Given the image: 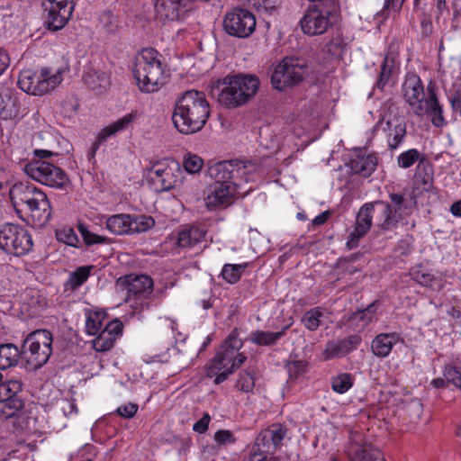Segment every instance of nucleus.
Here are the masks:
<instances>
[{
	"mask_svg": "<svg viewBox=\"0 0 461 461\" xmlns=\"http://www.w3.org/2000/svg\"><path fill=\"white\" fill-rule=\"evenodd\" d=\"M390 202L376 200L363 204L356 218L354 230L350 232L346 246L348 249L358 247L359 240L368 232L375 219V226L383 231L398 227L399 221L411 215L416 200L406 198L402 194L390 193Z\"/></svg>",
	"mask_w": 461,
	"mask_h": 461,
	"instance_id": "nucleus-1",
	"label": "nucleus"
},
{
	"mask_svg": "<svg viewBox=\"0 0 461 461\" xmlns=\"http://www.w3.org/2000/svg\"><path fill=\"white\" fill-rule=\"evenodd\" d=\"M210 113V104L204 93L191 89L183 92L176 98L172 113V122L180 133L190 135L204 127Z\"/></svg>",
	"mask_w": 461,
	"mask_h": 461,
	"instance_id": "nucleus-2",
	"label": "nucleus"
},
{
	"mask_svg": "<svg viewBox=\"0 0 461 461\" xmlns=\"http://www.w3.org/2000/svg\"><path fill=\"white\" fill-rule=\"evenodd\" d=\"M12 204L23 221L32 220L37 226H45L51 218V206L47 194L28 182L14 184L9 190Z\"/></svg>",
	"mask_w": 461,
	"mask_h": 461,
	"instance_id": "nucleus-3",
	"label": "nucleus"
},
{
	"mask_svg": "<svg viewBox=\"0 0 461 461\" xmlns=\"http://www.w3.org/2000/svg\"><path fill=\"white\" fill-rule=\"evenodd\" d=\"M242 347V340L234 332L222 342L206 369L208 377H215V384L227 380L247 360V357L240 352Z\"/></svg>",
	"mask_w": 461,
	"mask_h": 461,
	"instance_id": "nucleus-4",
	"label": "nucleus"
},
{
	"mask_svg": "<svg viewBox=\"0 0 461 461\" xmlns=\"http://www.w3.org/2000/svg\"><path fill=\"white\" fill-rule=\"evenodd\" d=\"M258 86L259 81L255 76H227L212 89V95L217 92L218 102L221 104L228 108H236L248 103L257 94Z\"/></svg>",
	"mask_w": 461,
	"mask_h": 461,
	"instance_id": "nucleus-5",
	"label": "nucleus"
},
{
	"mask_svg": "<svg viewBox=\"0 0 461 461\" xmlns=\"http://www.w3.org/2000/svg\"><path fill=\"white\" fill-rule=\"evenodd\" d=\"M161 54L155 49H143L136 57L134 77L142 92L152 93L164 84Z\"/></svg>",
	"mask_w": 461,
	"mask_h": 461,
	"instance_id": "nucleus-6",
	"label": "nucleus"
},
{
	"mask_svg": "<svg viewBox=\"0 0 461 461\" xmlns=\"http://www.w3.org/2000/svg\"><path fill=\"white\" fill-rule=\"evenodd\" d=\"M115 286L119 292L126 294V303L135 311L149 308L148 299L153 291V280L149 276H123L116 280Z\"/></svg>",
	"mask_w": 461,
	"mask_h": 461,
	"instance_id": "nucleus-7",
	"label": "nucleus"
},
{
	"mask_svg": "<svg viewBox=\"0 0 461 461\" xmlns=\"http://www.w3.org/2000/svg\"><path fill=\"white\" fill-rule=\"evenodd\" d=\"M338 11L339 2L335 0L309 7L300 20L302 31L310 36L324 33L336 22Z\"/></svg>",
	"mask_w": 461,
	"mask_h": 461,
	"instance_id": "nucleus-8",
	"label": "nucleus"
},
{
	"mask_svg": "<svg viewBox=\"0 0 461 461\" xmlns=\"http://www.w3.org/2000/svg\"><path fill=\"white\" fill-rule=\"evenodd\" d=\"M52 333L47 330L31 332L23 341L22 357L33 370L43 366L52 354Z\"/></svg>",
	"mask_w": 461,
	"mask_h": 461,
	"instance_id": "nucleus-9",
	"label": "nucleus"
},
{
	"mask_svg": "<svg viewBox=\"0 0 461 461\" xmlns=\"http://www.w3.org/2000/svg\"><path fill=\"white\" fill-rule=\"evenodd\" d=\"M308 73L305 59L299 57H285L271 74V84L279 91L298 86Z\"/></svg>",
	"mask_w": 461,
	"mask_h": 461,
	"instance_id": "nucleus-10",
	"label": "nucleus"
},
{
	"mask_svg": "<svg viewBox=\"0 0 461 461\" xmlns=\"http://www.w3.org/2000/svg\"><path fill=\"white\" fill-rule=\"evenodd\" d=\"M62 80V70L60 69L55 73L48 68H43L41 71L23 69L19 74L18 86L27 94L42 95L54 89Z\"/></svg>",
	"mask_w": 461,
	"mask_h": 461,
	"instance_id": "nucleus-11",
	"label": "nucleus"
},
{
	"mask_svg": "<svg viewBox=\"0 0 461 461\" xmlns=\"http://www.w3.org/2000/svg\"><path fill=\"white\" fill-rule=\"evenodd\" d=\"M24 172L32 179L56 189H66L70 182L63 169L45 160H32L24 166Z\"/></svg>",
	"mask_w": 461,
	"mask_h": 461,
	"instance_id": "nucleus-12",
	"label": "nucleus"
},
{
	"mask_svg": "<svg viewBox=\"0 0 461 461\" xmlns=\"http://www.w3.org/2000/svg\"><path fill=\"white\" fill-rule=\"evenodd\" d=\"M32 239L23 227L6 222L0 226V249L5 253L21 257L32 248Z\"/></svg>",
	"mask_w": 461,
	"mask_h": 461,
	"instance_id": "nucleus-13",
	"label": "nucleus"
},
{
	"mask_svg": "<svg viewBox=\"0 0 461 461\" xmlns=\"http://www.w3.org/2000/svg\"><path fill=\"white\" fill-rule=\"evenodd\" d=\"M224 32L230 36L245 39L256 29L255 15L244 8H234L226 13L222 22Z\"/></svg>",
	"mask_w": 461,
	"mask_h": 461,
	"instance_id": "nucleus-14",
	"label": "nucleus"
},
{
	"mask_svg": "<svg viewBox=\"0 0 461 461\" xmlns=\"http://www.w3.org/2000/svg\"><path fill=\"white\" fill-rule=\"evenodd\" d=\"M181 174L179 164L171 160L154 164L148 170L147 177L156 191L164 192L176 187Z\"/></svg>",
	"mask_w": 461,
	"mask_h": 461,
	"instance_id": "nucleus-15",
	"label": "nucleus"
},
{
	"mask_svg": "<svg viewBox=\"0 0 461 461\" xmlns=\"http://www.w3.org/2000/svg\"><path fill=\"white\" fill-rule=\"evenodd\" d=\"M23 384L17 379L1 381L0 403L4 404L2 411L5 419L12 418L18 411L24 407L23 400L19 396L23 391Z\"/></svg>",
	"mask_w": 461,
	"mask_h": 461,
	"instance_id": "nucleus-16",
	"label": "nucleus"
},
{
	"mask_svg": "<svg viewBox=\"0 0 461 461\" xmlns=\"http://www.w3.org/2000/svg\"><path fill=\"white\" fill-rule=\"evenodd\" d=\"M48 2L49 5L45 6V10L48 11L45 23L50 30H60L69 20L76 0H48Z\"/></svg>",
	"mask_w": 461,
	"mask_h": 461,
	"instance_id": "nucleus-17",
	"label": "nucleus"
},
{
	"mask_svg": "<svg viewBox=\"0 0 461 461\" xmlns=\"http://www.w3.org/2000/svg\"><path fill=\"white\" fill-rule=\"evenodd\" d=\"M402 89L405 101L411 106L413 113L417 116H423L425 104V93L422 82L415 74L408 75L403 82Z\"/></svg>",
	"mask_w": 461,
	"mask_h": 461,
	"instance_id": "nucleus-18",
	"label": "nucleus"
},
{
	"mask_svg": "<svg viewBox=\"0 0 461 461\" xmlns=\"http://www.w3.org/2000/svg\"><path fill=\"white\" fill-rule=\"evenodd\" d=\"M246 173V166L242 162L225 160L209 167V175L214 179L213 184H239L237 178Z\"/></svg>",
	"mask_w": 461,
	"mask_h": 461,
	"instance_id": "nucleus-19",
	"label": "nucleus"
},
{
	"mask_svg": "<svg viewBox=\"0 0 461 461\" xmlns=\"http://www.w3.org/2000/svg\"><path fill=\"white\" fill-rule=\"evenodd\" d=\"M286 433L287 429L284 426L280 423H274L257 436L253 448L274 454L280 447Z\"/></svg>",
	"mask_w": 461,
	"mask_h": 461,
	"instance_id": "nucleus-20",
	"label": "nucleus"
},
{
	"mask_svg": "<svg viewBox=\"0 0 461 461\" xmlns=\"http://www.w3.org/2000/svg\"><path fill=\"white\" fill-rule=\"evenodd\" d=\"M240 184H212L210 187V193L205 198V204L209 210L218 206H228L232 203V199Z\"/></svg>",
	"mask_w": 461,
	"mask_h": 461,
	"instance_id": "nucleus-21",
	"label": "nucleus"
},
{
	"mask_svg": "<svg viewBox=\"0 0 461 461\" xmlns=\"http://www.w3.org/2000/svg\"><path fill=\"white\" fill-rule=\"evenodd\" d=\"M348 461H384L382 453L370 443L361 442V435L357 434L348 450Z\"/></svg>",
	"mask_w": 461,
	"mask_h": 461,
	"instance_id": "nucleus-22",
	"label": "nucleus"
},
{
	"mask_svg": "<svg viewBox=\"0 0 461 461\" xmlns=\"http://www.w3.org/2000/svg\"><path fill=\"white\" fill-rule=\"evenodd\" d=\"M21 115V102L15 89L0 86V118L15 120Z\"/></svg>",
	"mask_w": 461,
	"mask_h": 461,
	"instance_id": "nucleus-23",
	"label": "nucleus"
},
{
	"mask_svg": "<svg viewBox=\"0 0 461 461\" xmlns=\"http://www.w3.org/2000/svg\"><path fill=\"white\" fill-rule=\"evenodd\" d=\"M361 342L362 339L357 334L349 335L339 340H331L327 343L323 354L326 359L342 357L355 350Z\"/></svg>",
	"mask_w": 461,
	"mask_h": 461,
	"instance_id": "nucleus-24",
	"label": "nucleus"
},
{
	"mask_svg": "<svg viewBox=\"0 0 461 461\" xmlns=\"http://www.w3.org/2000/svg\"><path fill=\"white\" fill-rule=\"evenodd\" d=\"M122 323L119 320L109 321L94 339V348L99 352L111 349L117 337L122 334Z\"/></svg>",
	"mask_w": 461,
	"mask_h": 461,
	"instance_id": "nucleus-25",
	"label": "nucleus"
},
{
	"mask_svg": "<svg viewBox=\"0 0 461 461\" xmlns=\"http://www.w3.org/2000/svg\"><path fill=\"white\" fill-rule=\"evenodd\" d=\"M376 166L377 158L375 155H366L362 152L357 154L348 163L351 173L363 177L370 176Z\"/></svg>",
	"mask_w": 461,
	"mask_h": 461,
	"instance_id": "nucleus-26",
	"label": "nucleus"
},
{
	"mask_svg": "<svg viewBox=\"0 0 461 461\" xmlns=\"http://www.w3.org/2000/svg\"><path fill=\"white\" fill-rule=\"evenodd\" d=\"M429 96L423 105L424 114L431 117V122L435 127L441 128L447 124L443 117L442 106L439 104L433 86H428Z\"/></svg>",
	"mask_w": 461,
	"mask_h": 461,
	"instance_id": "nucleus-27",
	"label": "nucleus"
},
{
	"mask_svg": "<svg viewBox=\"0 0 461 461\" xmlns=\"http://www.w3.org/2000/svg\"><path fill=\"white\" fill-rule=\"evenodd\" d=\"M206 230L200 226H185L177 233L176 244L180 248H192L204 240Z\"/></svg>",
	"mask_w": 461,
	"mask_h": 461,
	"instance_id": "nucleus-28",
	"label": "nucleus"
},
{
	"mask_svg": "<svg viewBox=\"0 0 461 461\" xmlns=\"http://www.w3.org/2000/svg\"><path fill=\"white\" fill-rule=\"evenodd\" d=\"M399 339L400 335L395 332L380 333L372 341V352L378 357H385L391 353Z\"/></svg>",
	"mask_w": 461,
	"mask_h": 461,
	"instance_id": "nucleus-29",
	"label": "nucleus"
},
{
	"mask_svg": "<svg viewBox=\"0 0 461 461\" xmlns=\"http://www.w3.org/2000/svg\"><path fill=\"white\" fill-rule=\"evenodd\" d=\"M85 84L92 90L102 92L110 85V77L104 71L87 68L83 77Z\"/></svg>",
	"mask_w": 461,
	"mask_h": 461,
	"instance_id": "nucleus-30",
	"label": "nucleus"
},
{
	"mask_svg": "<svg viewBox=\"0 0 461 461\" xmlns=\"http://www.w3.org/2000/svg\"><path fill=\"white\" fill-rule=\"evenodd\" d=\"M22 357L20 350L14 344L6 343L0 345V370H5L17 365Z\"/></svg>",
	"mask_w": 461,
	"mask_h": 461,
	"instance_id": "nucleus-31",
	"label": "nucleus"
},
{
	"mask_svg": "<svg viewBox=\"0 0 461 461\" xmlns=\"http://www.w3.org/2000/svg\"><path fill=\"white\" fill-rule=\"evenodd\" d=\"M285 330L286 328L277 332L255 330L250 333L249 340L257 346L271 347L285 336Z\"/></svg>",
	"mask_w": 461,
	"mask_h": 461,
	"instance_id": "nucleus-32",
	"label": "nucleus"
},
{
	"mask_svg": "<svg viewBox=\"0 0 461 461\" xmlns=\"http://www.w3.org/2000/svg\"><path fill=\"white\" fill-rule=\"evenodd\" d=\"M447 383H451L461 390V367L446 366L444 368V378H436L431 381L435 388L445 387Z\"/></svg>",
	"mask_w": 461,
	"mask_h": 461,
	"instance_id": "nucleus-33",
	"label": "nucleus"
},
{
	"mask_svg": "<svg viewBox=\"0 0 461 461\" xmlns=\"http://www.w3.org/2000/svg\"><path fill=\"white\" fill-rule=\"evenodd\" d=\"M130 214H114L106 219L105 225L115 235H129Z\"/></svg>",
	"mask_w": 461,
	"mask_h": 461,
	"instance_id": "nucleus-34",
	"label": "nucleus"
},
{
	"mask_svg": "<svg viewBox=\"0 0 461 461\" xmlns=\"http://www.w3.org/2000/svg\"><path fill=\"white\" fill-rule=\"evenodd\" d=\"M377 302L370 303L366 309L352 312L348 321L356 325L359 329H363L367 326L373 320L374 315L376 312Z\"/></svg>",
	"mask_w": 461,
	"mask_h": 461,
	"instance_id": "nucleus-35",
	"label": "nucleus"
},
{
	"mask_svg": "<svg viewBox=\"0 0 461 461\" xmlns=\"http://www.w3.org/2000/svg\"><path fill=\"white\" fill-rule=\"evenodd\" d=\"M155 226V220L144 214H130L129 235L145 232Z\"/></svg>",
	"mask_w": 461,
	"mask_h": 461,
	"instance_id": "nucleus-36",
	"label": "nucleus"
},
{
	"mask_svg": "<svg viewBox=\"0 0 461 461\" xmlns=\"http://www.w3.org/2000/svg\"><path fill=\"white\" fill-rule=\"evenodd\" d=\"M394 59L390 55H386L381 64L378 78L375 82V87L383 90L390 82L394 70Z\"/></svg>",
	"mask_w": 461,
	"mask_h": 461,
	"instance_id": "nucleus-37",
	"label": "nucleus"
},
{
	"mask_svg": "<svg viewBox=\"0 0 461 461\" xmlns=\"http://www.w3.org/2000/svg\"><path fill=\"white\" fill-rule=\"evenodd\" d=\"M432 167L428 161H420L416 167L415 181L422 184L424 191H429L432 186Z\"/></svg>",
	"mask_w": 461,
	"mask_h": 461,
	"instance_id": "nucleus-38",
	"label": "nucleus"
},
{
	"mask_svg": "<svg viewBox=\"0 0 461 461\" xmlns=\"http://www.w3.org/2000/svg\"><path fill=\"white\" fill-rule=\"evenodd\" d=\"M94 266H83L77 267L75 271L71 272L67 282V285L72 290L80 287L88 279Z\"/></svg>",
	"mask_w": 461,
	"mask_h": 461,
	"instance_id": "nucleus-39",
	"label": "nucleus"
},
{
	"mask_svg": "<svg viewBox=\"0 0 461 461\" xmlns=\"http://www.w3.org/2000/svg\"><path fill=\"white\" fill-rule=\"evenodd\" d=\"M426 0H413V10L421 11L422 13L420 33L423 38H429L433 32V24L430 18L426 14Z\"/></svg>",
	"mask_w": 461,
	"mask_h": 461,
	"instance_id": "nucleus-40",
	"label": "nucleus"
},
{
	"mask_svg": "<svg viewBox=\"0 0 461 461\" xmlns=\"http://www.w3.org/2000/svg\"><path fill=\"white\" fill-rule=\"evenodd\" d=\"M134 119L135 115L132 113L126 114L125 116L120 118L101 131V139L107 140V138L111 137L112 135L125 130L130 125V123L133 122Z\"/></svg>",
	"mask_w": 461,
	"mask_h": 461,
	"instance_id": "nucleus-41",
	"label": "nucleus"
},
{
	"mask_svg": "<svg viewBox=\"0 0 461 461\" xmlns=\"http://www.w3.org/2000/svg\"><path fill=\"white\" fill-rule=\"evenodd\" d=\"M428 161L425 155L420 153L416 149H410L397 157V164L402 168H409L413 166L416 162L420 164V161Z\"/></svg>",
	"mask_w": 461,
	"mask_h": 461,
	"instance_id": "nucleus-42",
	"label": "nucleus"
},
{
	"mask_svg": "<svg viewBox=\"0 0 461 461\" xmlns=\"http://www.w3.org/2000/svg\"><path fill=\"white\" fill-rule=\"evenodd\" d=\"M248 264H225L221 272L222 278L229 284H236L247 268Z\"/></svg>",
	"mask_w": 461,
	"mask_h": 461,
	"instance_id": "nucleus-43",
	"label": "nucleus"
},
{
	"mask_svg": "<svg viewBox=\"0 0 461 461\" xmlns=\"http://www.w3.org/2000/svg\"><path fill=\"white\" fill-rule=\"evenodd\" d=\"M323 311L321 307H315L307 311L303 318L302 322L305 328L311 331L316 330L321 324Z\"/></svg>",
	"mask_w": 461,
	"mask_h": 461,
	"instance_id": "nucleus-44",
	"label": "nucleus"
},
{
	"mask_svg": "<svg viewBox=\"0 0 461 461\" xmlns=\"http://www.w3.org/2000/svg\"><path fill=\"white\" fill-rule=\"evenodd\" d=\"M104 318V313L101 311H87L86 320V329L89 335H95L100 332L102 329V320Z\"/></svg>",
	"mask_w": 461,
	"mask_h": 461,
	"instance_id": "nucleus-45",
	"label": "nucleus"
},
{
	"mask_svg": "<svg viewBox=\"0 0 461 461\" xmlns=\"http://www.w3.org/2000/svg\"><path fill=\"white\" fill-rule=\"evenodd\" d=\"M77 230L81 234L83 240L86 246H92L95 244H104L108 242V239L106 237L91 232L88 230L87 226L83 222H79L77 224Z\"/></svg>",
	"mask_w": 461,
	"mask_h": 461,
	"instance_id": "nucleus-46",
	"label": "nucleus"
},
{
	"mask_svg": "<svg viewBox=\"0 0 461 461\" xmlns=\"http://www.w3.org/2000/svg\"><path fill=\"white\" fill-rule=\"evenodd\" d=\"M235 387L244 393H251L255 387V376L252 371L243 370L240 373Z\"/></svg>",
	"mask_w": 461,
	"mask_h": 461,
	"instance_id": "nucleus-47",
	"label": "nucleus"
},
{
	"mask_svg": "<svg viewBox=\"0 0 461 461\" xmlns=\"http://www.w3.org/2000/svg\"><path fill=\"white\" fill-rule=\"evenodd\" d=\"M99 25L107 33H115L118 28L116 16L111 11H104L98 17Z\"/></svg>",
	"mask_w": 461,
	"mask_h": 461,
	"instance_id": "nucleus-48",
	"label": "nucleus"
},
{
	"mask_svg": "<svg viewBox=\"0 0 461 461\" xmlns=\"http://www.w3.org/2000/svg\"><path fill=\"white\" fill-rule=\"evenodd\" d=\"M353 385L352 378L348 374H340L331 380V387L334 392L344 393Z\"/></svg>",
	"mask_w": 461,
	"mask_h": 461,
	"instance_id": "nucleus-49",
	"label": "nucleus"
},
{
	"mask_svg": "<svg viewBox=\"0 0 461 461\" xmlns=\"http://www.w3.org/2000/svg\"><path fill=\"white\" fill-rule=\"evenodd\" d=\"M285 367L291 379H296L305 374L307 370V362L304 360H288Z\"/></svg>",
	"mask_w": 461,
	"mask_h": 461,
	"instance_id": "nucleus-50",
	"label": "nucleus"
},
{
	"mask_svg": "<svg viewBox=\"0 0 461 461\" xmlns=\"http://www.w3.org/2000/svg\"><path fill=\"white\" fill-rule=\"evenodd\" d=\"M410 276L412 280L423 286H431L434 276L429 272L422 271L420 267H413L410 270Z\"/></svg>",
	"mask_w": 461,
	"mask_h": 461,
	"instance_id": "nucleus-51",
	"label": "nucleus"
},
{
	"mask_svg": "<svg viewBox=\"0 0 461 461\" xmlns=\"http://www.w3.org/2000/svg\"><path fill=\"white\" fill-rule=\"evenodd\" d=\"M183 164L188 173L194 174L202 169L203 159L197 155L188 154L184 158Z\"/></svg>",
	"mask_w": 461,
	"mask_h": 461,
	"instance_id": "nucleus-52",
	"label": "nucleus"
},
{
	"mask_svg": "<svg viewBox=\"0 0 461 461\" xmlns=\"http://www.w3.org/2000/svg\"><path fill=\"white\" fill-rule=\"evenodd\" d=\"M393 136L388 141V146L391 149H395L402 142L406 134L405 123H398L393 130Z\"/></svg>",
	"mask_w": 461,
	"mask_h": 461,
	"instance_id": "nucleus-53",
	"label": "nucleus"
},
{
	"mask_svg": "<svg viewBox=\"0 0 461 461\" xmlns=\"http://www.w3.org/2000/svg\"><path fill=\"white\" fill-rule=\"evenodd\" d=\"M58 240L72 247H77L79 239L72 228L63 229L57 233Z\"/></svg>",
	"mask_w": 461,
	"mask_h": 461,
	"instance_id": "nucleus-54",
	"label": "nucleus"
},
{
	"mask_svg": "<svg viewBox=\"0 0 461 461\" xmlns=\"http://www.w3.org/2000/svg\"><path fill=\"white\" fill-rule=\"evenodd\" d=\"M344 41L340 37L332 38L326 45L325 49L329 54L338 57L341 54Z\"/></svg>",
	"mask_w": 461,
	"mask_h": 461,
	"instance_id": "nucleus-55",
	"label": "nucleus"
},
{
	"mask_svg": "<svg viewBox=\"0 0 461 461\" xmlns=\"http://www.w3.org/2000/svg\"><path fill=\"white\" fill-rule=\"evenodd\" d=\"M138 411V405L135 403L129 402L127 404L121 405L117 408L116 413L121 417L131 419Z\"/></svg>",
	"mask_w": 461,
	"mask_h": 461,
	"instance_id": "nucleus-56",
	"label": "nucleus"
},
{
	"mask_svg": "<svg viewBox=\"0 0 461 461\" xmlns=\"http://www.w3.org/2000/svg\"><path fill=\"white\" fill-rule=\"evenodd\" d=\"M210 421L211 416L209 413H203V417L193 425V430L200 434L205 433Z\"/></svg>",
	"mask_w": 461,
	"mask_h": 461,
	"instance_id": "nucleus-57",
	"label": "nucleus"
},
{
	"mask_svg": "<svg viewBox=\"0 0 461 461\" xmlns=\"http://www.w3.org/2000/svg\"><path fill=\"white\" fill-rule=\"evenodd\" d=\"M277 3L278 0H258L254 5L258 9H263L267 13L272 14L276 10Z\"/></svg>",
	"mask_w": 461,
	"mask_h": 461,
	"instance_id": "nucleus-58",
	"label": "nucleus"
},
{
	"mask_svg": "<svg viewBox=\"0 0 461 461\" xmlns=\"http://www.w3.org/2000/svg\"><path fill=\"white\" fill-rule=\"evenodd\" d=\"M214 439L221 444L234 441L233 436L229 430H218L214 435Z\"/></svg>",
	"mask_w": 461,
	"mask_h": 461,
	"instance_id": "nucleus-59",
	"label": "nucleus"
},
{
	"mask_svg": "<svg viewBox=\"0 0 461 461\" xmlns=\"http://www.w3.org/2000/svg\"><path fill=\"white\" fill-rule=\"evenodd\" d=\"M267 453L258 451L257 448H253V451L249 455V457L244 461H272L267 456Z\"/></svg>",
	"mask_w": 461,
	"mask_h": 461,
	"instance_id": "nucleus-60",
	"label": "nucleus"
},
{
	"mask_svg": "<svg viewBox=\"0 0 461 461\" xmlns=\"http://www.w3.org/2000/svg\"><path fill=\"white\" fill-rule=\"evenodd\" d=\"M106 140L101 139V132L98 134L96 140L92 144V147L90 148L87 157L89 160H92L95 158V153L97 149H99L102 142L105 141Z\"/></svg>",
	"mask_w": 461,
	"mask_h": 461,
	"instance_id": "nucleus-61",
	"label": "nucleus"
},
{
	"mask_svg": "<svg viewBox=\"0 0 461 461\" xmlns=\"http://www.w3.org/2000/svg\"><path fill=\"white\" fill-rule=\"evenodd\" d=\"M9 184V174L4 167L0 166V190L7 187Z\"/></svg>",
	"mask_w": 461,
	"mask_h": 461,
	"instance_id": "nucleus-62",
	"label": "nucleus"
},
{
	"mask_svg": "<svg viewBox=\"0 0 461 461\" xmlns=\"http://www.w3.org/2000/svg\"><path fill=\"white\" fill-rule=\"evenodd\" d=\"M330 216V211H325V212H321V214L317 215L312 220V225L320 226V225L324 224L328 221Z\"/></svg>",
	"mask_w": 461,
	"mask_h": 461,
	"instance_id": "nucleus-63",
	"label": "nucleus"
},
{
	"mask_svg": "<svg viewBox=\"0 0 461 461\" xmlns=\"http://www.w3.org/2000/svg\"><path fill=\"white\" fill-rule=\"evenodd\" d=\"M451 107L455 112H461V95L456 93L450 97Z\"/></svg>",
	"mask_w": 461,
	"mask_h": 461,
	"instance_id": "nucleus-64",
	"label": "nucleus"
}]
</instances>
